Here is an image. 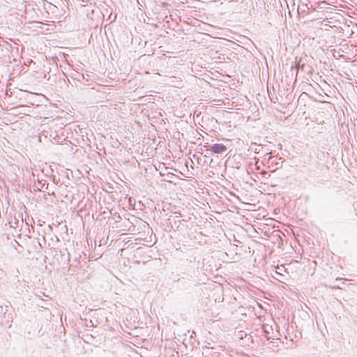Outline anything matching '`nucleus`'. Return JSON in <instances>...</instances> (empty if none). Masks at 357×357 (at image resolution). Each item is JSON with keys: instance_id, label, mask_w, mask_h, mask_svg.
<instances>
[{"instance_id": "f257e3e1", "label": "nucleus", "mask_w": 357, "mask_h": 357, "mask_svg": "<svg viewBox=\"0 0 357 357\" xmlns=\"http://www.w3.org/2000/svg\"><path fill=\"white\" fill-rule=\"evenodd\" d=\"M227 147L222 144H214L211 146L209 151L214 153H222L227 151Z\"/></svg>"}, {"instance_id": "f03ea898", "label": "nucleus", "mask_w": 357, "mask_h": 357, "mask_svg": "<svg viewBox=\"0 0 357 357\" xmlns=\"http://www.w3.org/2000/svg\"><path fill=\"white\" fill-rule=\"evenodd\" d=\"M171 81H169V84L175 87H181L182 84V80L179 78H176L175 77H171Z\"/></svg>"}, {"instance_id": "7ed1b4c3", "label": "nucleus", "mask_w": 357, "mask_h": 357, "mask_svg": "<svg viewBox=\"0 0 357 357\" xmlns=\"http://www.w3.org/2000/svg\"><path fill=\"white\" fill-rule=\"evenodd\" d=\"M305 66V64L304 63H301V60L299 59L298 61H296V65L295 66H292L291 67V70L293 71L294 69L295 68V70H296V75H298V70L300 69H303Z\"/></svg>"}, {"instance_id": "20e7f679", "label": "nucleus", "mask_w": 357, "mask_h": 357, "mask_svg": "<svg viewBox=\"0 0 357 357\" xmlns=\"http://www.w3.org/2000/svg\"><path fill=\"white\" fill-rule=\"evenodd\" d=\"M261 149H262V147L261 146H258L257 148L255 149V153H259Z\"/></svg>"}, {"instance_id": "39448f33", "label": "nucleus", "mask_w": 357, "mask_h": 357, "mask_svg": "<svg viewBox=\"0 0 357 357\" xmlns=\"http://www.w3.org/2000/svg\"><path fill=\"white\" fill-rule=\"evenodd\" d=\"M333 288L340 289V287H339L338 286H336V285H334V286L333 287Z\"/></svg>"}, {"instance_id": "423d86ee", "label": "nucleus", "mask_w": 357, "mask_h": 357, "mask_svg": "<svg viewBox=\"0 0 357 357\" xmlns=\"http://www.w3.org/2000/svg\"><path fill=\"white\" fill-rule=\"evenodd\" d=\"M181 216V213H178L176 217Z\"/></svg>"}, {"instance_id": "0eeeda50", "label": "nucleus", "mask_w": 357, "mask_h": 357, "mask_svg": "<svg viewBox=\"0 0 357 357\" xmlns=\"http://www.w3.org/2000/svg\"><path fill=\"white\" fill-rule=\"evenodd\" d=\"M181 216V213H178L176 217Z\"/></svg>"}]
</instances>
